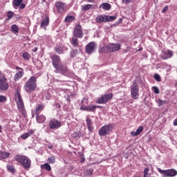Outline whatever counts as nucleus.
I'll list each match as a JSON object with an SVG mask.
<instances>
[{
    "label": "nucleus",
    "mask_w": 177,
    "mask_h": 177,
    "mask_svg": "<svg viewBox=\"0 0 177 177\" xmlns=\"http://www.w3.org/2000/svg\"><path fill=\"white\" fill-rule=\"evenodd\" d=\"M158 106H162V104H168L169 103V101L168 100H158Z\"/></svg>",
    "instance_id": "nucleus-32"
},
{
    "label": "nucleus",
    "mask_w": 177,
    "mask_h": 177,
    "mask_svg": "<svg viewBox=\"0 0 177 177\" xmlns=\"http://www.w3.org/2000/svg\"><path fill=\"white\" fill-rule=\"evenodd\" d=\"M149 171H150V169H149V168H145L144 170V176L143 177H146L147 176V175H149Z\"/></svg>",
    "instance_id": "nucleus-45"
},
{
    "label": "nucleus",
    "mask_w": 177,
    "mask_h": 177,
    "mask_svg": "<svg viewBox=\"0 0 177 177\" xmlns=\"http://www.w3.org/2000/svg\"><path fill=\"white\" fill-rule=\"evenodd\" d=\"M6 76L5 75H1L0 76V89L1 91H8L9 88V84H8Z\"/></svg>",
    "instance_id": "nucleus-8"
},
{
    "label": "nucleus",
    "mask_w": 177,
    "mask_h": 177,
    "mask_svg": "<svg viewBox=\"0 0 177 177\" xmlns=\"http://www.w3.org/2000/svg\"><path fill=\"white\" fill-rule=\"evenodd\" d=\"M111 97H113V93L106 94L100 97L97 101V103L98 104H103L104 103H107L108 101L110 100V99H111Z\"/></svg>",
    "instance_id": "nucleus-10"
},
{
    "label": "nucleus",
    "mask_w": 177,
    "mask_h": 177,
    "mask_svg": "<svg viewBox=\"0 0 177 177\" xmlns=\"http://www.w3.org/2000/svg\"><path fill=\"white\" fill-rule=\"evenodd\" d=\"M55 6L59 13H64V12L67 10V7L66 6V4L63 2L58 1L55 3Z\"/></svg>",
    "instance_id": "nucleus-13"
},
{
    "label": "nucleus",
    "mask_w": 177,
    "mask_h": 177,
    "mask_svg": "<svg viewBox=\"0 0 177 177\" xmlns=\"http://www.w3.org/2000/svg\"><path fill=\"white\" fill-rule=\"evenodd\" d=\"M6 101V97L3 95H0V103H3V102Z\"/></svg>",
    "instance_id": "nucleus-46"
},
{
    "label": "nucleus",
    "mask_w": 177,
    "mask_h": 177,
    "mask_svg": "<svg viewBox=\"0 0 177 177\" xmlns=\"http://www.w3.org/2000/svg\"><path fill=\"white\" fill-rule=\"evenodd\" d=\"M37 49L35 48V49L33 50V52H37Z\"/></svg>",
    "instance_id": "nucleus-55"
},
{
    "label": "nucleus",
    "mask_w": 177,
    "mask_h": 177,
    "mask_svg": "<svg viewBox=\"0 0 177 177\" xmlns=\"http://www.w3.org/2000/svg\"><path fill=\"white\" fill-rule=\"evenodd\" d=\"M168 10V7H165L164 8H163V10H162V12H167Z\"/></svg>",
    "instance_id": "nucleus-51"
},
{
    "label": "nucleus",
    "mask_w": 177,
    "mask_h": 177,
    "mask_svg": "<svg viewBox=\"0 0 177 177\" xmlns=\"http://www.w3.org/2000/svg\"><path fill=\"white\" fill-rule=\"evenodd\" d=\"M15 161L21 164L22 167L24 169H30L31 167V160L29 159L28 157L24 155H17L15 157Z\"/></svg>",
    "instance_id": "nucleus-2"
},
{
    "label": "nucleus",
    "mask_w": 177,
    "mask_h": 177,
    "mask_svg": "<svg viewBox=\"0 0 177 177\" xmlns=\"http://www.w3.org/2000/svg\"><path fill=\"white\" fill-rule=\"evenodd\" d=\"M153 78L154 80H156V81H157L158 82H160L161 81V76H160V75L158 74H155L153 75Z\"/></svg>",
    "instance_id": "nucleus-37"
},
{
    "label": "nucleus",
    "mask_w": 177,
    "mask_h": 177,
    "mask_svg": "<svg viewBox=\"0 0 177 177\" xmlns=\"http://www.w3.org/2000/svg\"><path fill=\"white\" fill-rule=\"evenodd\" d=\"M88 102H89V101L88 100L87 98H83L81 102V104H82V106H85L84 104H88Z\"/></svg>",
    "instance_id": "nucleus-39"
},
{
    "label": "nucleus",
    "mask_w": 177,
    "mask_h": 177,
    "mask_svg": "<svg viewBox=\"0 0 177 177\" xmlns=\"http://www.w3.org/2000/svg\"><path fill=\"white\" fill-rule=\"evenodd\" d=\"M53 146H52V145H48V149H53Z\"/></svg>",
    "instance_id": "nucleus-53"
},
{
    "label": "nucleus",
    "mask_w": 177,
    "mask_h": 177,
    "mask_svg": "<svg viewBox=\"0 0 177 177\" xmlns=\"http://www.w3.org/2000/svg\"><path fill=\"white\" fill-rule=\"evenodd\" d=\"M95 49H96V43L94 41H91L86 46V52L88 55L93 53V52H95Z\"/></svg>",
    "instance_id": "nucleus-14"
},
{
    "label": "nucleus",
    "mask_w": 177,
    "mask_h": 177,
    "mask_svg": "<svg viewBox=\"0 0 177 177\" xmlns=\"http://www.w3.org/2000/svg\"><path fill=\"white\" fill-rule=\"evenodd\" d=\"M11 30L12 32H15V34H17V32H19V27L17 25L14 24L11 26Z\"/></svg>",
    "instance_id": "nucleus-30"
},
{
    "label": "nucleus",
    "mask_w": 177,
    "mask_h": 177,
    "mask_svg": "<svg viewBox=\"0 0 177 177\" xmlns=\"http://www.w3.org/2000/svg\"><path fill=\"white\" fill-rule=\"evenodd\" d=\"M131 136H138V134L136 133V131H131Z\"/></svg>",
    "instance_id": "nucleus-47"
},
{
    "label": "nucleus",
    "mask_w": 177,
    "mask_h": 177,
    "mask_svg": "<svg viewBox=\"0 0 177 177\" xmlns=\"http://www.w3.org/2000/svg\"><path fill=\"white\" fill-rule=\"evenodd\" d=\"M72 44L73 46H78V39L77 37L72 38Z\"/></svg>",
    "instance_id": "nucleus-34"
},
{
    "label": "nucleus",
    "mask_w": 177,
    "mask_h": 177,
    "mask_svg": "<svg viewBox=\"0 0 177 177\" xmlns=\"http://www.w3.org/2000/svg\"><path fill=\"white\" fill-rule=\"evenodd\" d=\"M21 2H23V0H14L13 1L14 8H19V6L21 5Z\"/></svg>",
    "instance_id": "nucleus-28"
},
{
    "label": "nucleus",
    "mask_w": 177,
    "mask_h": 177,
    "mask_svg": "<svg viewBox=\"0 0 177 177\" xmlns=\"http://www.w3.org/2000/svg\"><path fill=\"white\" fill-rule=\"evenodd\" d=\"M32 133H34V131L30 130V131H28L27 133H25L21 135V139H27V138H30V136H31V135H32Z\"/></svg>",
    "instance_id": "nucleus-22"
},
{
    "label": "nucleus",
    "mask_w": 177,
    "mask_h": 177,
    "mask_svg": "<svg viewBox=\"0 0 177 177\" xmlns=\"http://www.w3.org/2000/svg\"><path fill=\"white\" fill-rule=\"evenodd\" d=\"M111 131H113V126L111 124H106L100 128L98 133L100 136H106V135H110Z\"/></svg>",
    "instance_id": "nucleus-4"
},
{
    "label": "nucleus",
    "mask_w": 177,
    "mask_h": 177,
    "mask_svg": "<svg viewBox=\"0 0 177 177\" xmlns=\"http://www.w3.org/2000/svg\"><path fill=\"white\" fill-rule=\"evenodd\" d=\"M100 8H102L104 10H110L111 8V5H110L109 3H104L100 5Z\"/></svg>",
    "instance_id": "nucleus-23"
},
{
    "label": "nucleus",
    "mask_w": 177,
    "mask_h": 177,
    "mask_svg": "<svg viewBox=\"0 0 177 177\" xmlns=\"http://www.w3.org/2000/svg\"><path fill=\"white\" fill-rule=\"evenodd\" d=\"M37 122H39V124H41V122H44V121L46 120V118H45V115H38V114L37 115Z\"/></svg>",
    "instance_id": "nucleus-24"
},
{
    "label": "nucleus",
    "mask_w": 177,
    "mask_h": 177,
    "mask_svg": "<svg viewBox=\"0 0 177 177\" xmlns=\"http://www.w3.org/2000/svg\"><path fill=\"white\" fill-rule=\"evenodd\" d=\"M123 3H131V0H122Z\"/></svg>",
    "instance_id": "nucleus-48"
},
{
    "label": "nucleus",
    "mask_w": 177,
    "mask_h": 177,
    "mask_svg": "<svg viewBox=\"0 0 177 177\" xmlns=\"http://www.w3.org/2000/svg\"><path fill=\"white\" fill-rule=\"evenodd\" d=\"M49 26V17L45 16L44 18L41 19V23L40 27L44 28V30H46V27Z\"/></svg>",
    "instance_id": "nucleus-16"
},
{
    "label": "nucleus",
    "mask_w": 177,
    "mask_h": 177,
    "mask_svg": "<svg viewBox=\"0 0 177 177\" xmlns=\"http://www.w3.org/2000/svg\"><path fill=\"white\" fill-rule=\"evenodd\" d=\"M73 37L77 38H82L84 37V33L82 32V28L80 25H77L74 28Z\"/></svg>",
    "instance_id": "nucleus-12"
},
{
    "label": "nucleus",
    "mask_w": 177,
    "mask_h": 177,
    "mask_svg": "<svg viewBox=\"0 0 177 177\" xmlns=\"http://www.w3.org/2000/svg\"><path fill=\"white\" fill-rule=\"evenodd\" d=\"M73 20H74V17L71 16V15L67 16L65 18L66 23H71V21H73Z\"/></svg>",
    "instance_id": "nucleus-31"
},
{
    "label": "nucleus",
    "mask_w": 177,
    "mask_h": 177,
    "mask_svg": "<svg viewBox=\"0 0 177 177\" xmlns=\"http://www.w3.org/2000/svg\"><path fill=\"white\" fill-rule=\"evenodd\" d=\"M15 100L17 102V106L22 114H26V110L24 109V102H23V99L19 93H17L15 97Z\"/></svg>",
    "instance_id": "nucleus-7"
},
{
    "label": "nucleus",
    "mask_w": 177,
    "mask_h": 177,
    "mask_svg": "<svg viewBox=\"0 0 177 177\" xmlns=\"http://www.w3.org/2000/svg\"><path fill=\"white\" fill-rule=\"evenodd\" d=\"M2 132V127L0 126V133Z\"/></svg>",
    "instance_id": "nucleus-54"
},
{
    "label": "nucleus",
    "mask_w": 177,
    "mask_h": 177,
    "mask_svg": "<svg viewBox=\"0 0 177 177\" xmlns=\"http://www.w3.org/2000/svg\"><path fill=\"white\" fill-rule=\"evenodd\" d=\"M113 20H115V17L114 16H106V22L107 21H113Z\"/></svg>",
    "instance_id": "nucleus-38"
},
{
    "label": "nucleus",
    "mask_w": 177,
    "mask_h": 177,
    "mask_svg": "<svg viewBox=\"0 0 177 177\" xmlns=\"http://www.w3.org/2000/svg\"><path fill=\"white\" fill-rule=\"evenodd\" d=\"M13 15H14L13 12H12V11L8 12L7 17H8V20H10V19H12V17H13Z\"/></svg>",
    "instance_id": "nucleus-40"
},
{
    "label": "nucleus",
    "mask_w": 177,
    "mask_h": 177,
    "mask_svg": "<svg viewBox=\"0 0 177 177\" xmlns=\"http://www.w3.org/2000/svg\"><path fill=\"white\" fill-rule=\"evenodd\" d=\"M27 93H31L37 89V77H31L25 84L24 86Z\"/></svg>",
    "instance_id": "nucleus-3"
},
{
    "label": "nucleus",
    "mask_w": 177,
    "mask_h": 177,
    "mask_svg": "<svg viewBox=\"0 0 177 177\" xmlns=\"http://www.w3.org/2000/svg\"><path fill=\"white\" fill-rule=\"evenodd\" d=\"M44 109H45V106H44V104H39L36 107V109H35L37 115H38V114H39L40 111H42V110H44Z\"/></svg>",
    "instance_id": "nucleus-27"
},
{
    "label": "nucleus",
    "mask_w": 177,
    "mask_h": 177,
    "mask_svg": "<svg viewBox=\"0 0 177 177\" xmlns=\"http://www.w3.org/2000/svg\"><path fill=\"white\" fill-rule=\"evenodd\" d=\"M59 91H60V92H63V91H64L63 88H59V89H57L56 90V92H59Z\"/></svg>",
    "instance_id": "nucleus-52"
},
{
    "label": "nucleus",
    "mask_w": 177,
    "mask_h": 177,
    "mask_svg": "<svg viewBox=\"0 0 177 177\" xmlns=\"http://www.w3.org/2000/svg\"><path fill=\"white\" fill-rule=\"evenodd\" d=\"M70 55H71V57H75V56H76V55H77V50H72L71 51Z\"/></svg>",
    "instance_id": "nucleus-42"
},
{
    "label": "nucleus",
    "mask_w": 177,
    "mask_h": 177,
    "mask_svg": "<svg viewBox=\"0 0 177 177\" xmlns=\"http://www.w3.org/2000/svg\"><path fill=\"white\" fill-rule=\"evenodd\" d=\"M96 23H106L107 18L106 15H100L95 19Z\"/></svg>",
    "instance_id": "nucleus-19"
},
{
    "label": "nucleus",
    "mask_w": 177,
    "mask_h": 177,
    "mask_svg": "<svg viewBox=\"0 0 177 177\" xmlns=\"http://www.w3.org/2000/svg\"><path fill=\"white\" fill-rule=\"evenodd\" d=\"M89 2H93V0H88Z\"/></svg>",
    "instance_id": "nucleus-56"
},
{
    "label": "nucleus",
    "mask_w": 177,
    "mask_h": 177,
    "mask_svg": "<svg viewBox=\"0 0 177 177\" xmlns=\"http://www.w3.org/2000/svg\"><path fill=\"white\" fill-rule=\"evenodd\" d=\"M52 60L53 67H55L58 73H67V68L62 64L60 57L54 55L52 56Z\"/></svg>",
    "instance_id": "nucleus-1"
},
{
    "label": "nucleus",
    "mask_w": 177,
    "mask_h": 177,
    "mask_svg": "<svg viewBox=\"0 0 177 177\" xmlns=\"http://www.w3.org/2000/svg\"><path fill=\"white\" fill-rule=\"evenodd\" d=\"M84 160H82V162H84Z\"/></svg>",
    "instance_id": "nucleus-57"
},
{
    "label": "nucleus",
    "mask_w": 177,
    "mask_h": 177,
    "mask_svg": "<svg viewBox=\"0 0 177 177\" xmlns=\"http://www.w3.org/2000/svg\"><path fill=\"white\" fill-rule=\"evenodd\" d=\"M16 70H19L18 72L15 75L14 80L15 81H19L21 78H23V75H24V70L19 66H17Z\"/></svg>",
    "instance_id": "nucleus-15"
},
{
    "label": "nucleus",
    "mask_w": 177,
    "mask_h": 177,
    "mask_svg": "<svg viewBox=\"0 0 177 177\" xmlns=\"http://www.w3.org/2000/svg\"><path fill=\"white\" fill-rule=\"evenodd\" d=\"M143 129H144V127L143 126H140L137 129H136V133H137V135H140L142 133V132H143Z\"/></svg>",
    "instance_id": "nucleus-35"
},
{
    "label": "nucleus",
    "mask_w": 177,
    "mask_h": 177,
    "mask_svg": "<svg viewBox=\"0 0 177 177\" xmlns=\"http://www.w3.org/2000/svg\"><path fill=\"white\" fill-rule=\"evenodd\" d=\"M131 95L133 99H138L139 97V87L136 83H133L131 87Z\"/></svg>",
    "instance_id": "nucleus-9"
},
{
    "label": "nucleus",
    "mask_w": 177,
    "mask_h": 177,
    "mask_svg": "<svg viewBox=\"0 0 177 177\" xmlns=\"http://www.w3.org/2000/svg\"><path fill=\"white\" fill-rule=\"evenodd\" d=\"M89 9H93V5L86 4V5L82 6V10H84L86 12V10H89Z\"/></svg>",
    "instance_id": "nucleus-26"
},
{
    "label": "nucleus",
    "mask_w": 177,
    "mask_h": 177,
    "mask_svg": "<svg viewBox=\"0 0 177 177\" xmlns=\"http://www.w3.org/2000/svg\"><path fill=\"white\" fill-rule=\"evenodd\" d=\"M165 55H166V56L162 55V59L167 60V59H169L171 56H174V53L172 50H167L165 51Z\"/></svg>",
    "instance_id": "nucleus-20"
},
{
    "label": "nucleus",
    "mask_w": 177,
    "mask_h": 177,
    "mask_svg": "<svg viewBox=\"0 0 177 177\" xmlns=\"http://www.w3.org/2000/svg\"><path fill=\"white\" fill-rule=\"evenodd\" d=\"M86 125L88 127V130L90 132H92L93 131V123H92V120L89 118L86 119Z\"/></svg>",
    "instance_id": "nucleus-21"
},
{
    "label": "nucleus",
    "mask_w": 177,
    "mask_h": 177,
    "mask_svg": "<svg viewBox=\"0 0 177 177\" xmlns=\"http://www.w3.org/2000/svg\"><path fill=\"white\" fill-rule=\"evenodd\" d=\"M120 49H121V45L109 44L104 47V52L105 53H109L110 52H115L117 50H120Z\"/></svg>",
    "instance_id": "nucleus-6"
},
{
    "label": "nucleus",
    "mask_w": 177,
    "mask_h": 177,
    "mask_svg": "<svg viewBox=\"0 0 177 177\" xmlns=\"http://www.w3.org/2000/svg\"><path fill=\"white\" fill-rule=\"evenodd\" d=\"M62 127V122L57 120L53 119L49 122L50 129H59Z\"/></svg>",
    "instance_id": "nucleus-11"
},
{
    "label": "nucleus",
    "mask_w": 177,
    "mask_h": 177,
    "mask_svg": "<svg viewBox=\"0 0 177 177\" xmlns=\"http://www.w3.org/2000/svg\"><path fill=\"white\" fill-rule=\"evenodd\" d=\"M55 50L57 53H58L59 55H62V54L64 53V52H66V50H67V48L62 47V46H57L55 47Z\"/></svg>",
    "instance_id": "nucleus-18"
},
{
    "label": "nucleus",
    "mask_w": 177,
    "mask_h": 177,
    "mask_svg": "<svg viewBox=\"0 0 177 177\" xmlns=\"http://www.w3.org/2000/svg\"><path fill=\"white\" fill-rule=\"evenodd\" d=\"M85 174L87 176L92 175V174H93V169H88L86 171Z\"/></svg>",
    "instance_id": "nucleus-44"
},
{
    "label": "nucleus",
    "mask_w": 177,
    "mask_h": 177,
    "mask_svg": "<svg viewBox=\"0 0 177 177\" xmlns=\"http://www.w3.org/2000/svg\"><path fill=\"white\" fill-rule=\"evenodd\" d=\"M152 89H153L154 93H156L157 95H158V93H160V89L158 88V87L153 86Z\"/></svg>",
    "instance_id": "nucleus-41"
},
{
    "label": "nucleus",
    "mask_w": 177,
    "mask_h": 177,
    "mask_svg": "<svg viewBox=\"0 0 177 177\" xmlns=\"http://www.w3.org/2000/svg\"><path fill=\"white\" fill-rule=\"evenodd\" d=\"M19 8L20 9H24V8H26V4L21 3Z\"/></svg>",
    "instance_id": "nucleus-49"
},
{
    "label": "nucleus",
    "mask_w": 177,
    "mask_h": 177,
    "mask_svg": "<svg viewBox=\"0 0 177 177\" xmlns=\"http://www.w3.org/2000/svg\"><path fill=\"white\" fill-rule=\"evenodd\" d=\"M84 160H82V162H84Z\"/></svg>",
    "instance_id": "nucleus-58"
},
{
    "label": "nucleus",
    "mask_w": 177,
    "mask_h": 177,
    "mask_svg": "<svg viewBox=\"0 0 177 177\" xmlns=\"http://www.w3.org/2000/svg\"><path fill=\"white\" fill-rule=\"evenodd\" d=\"M7 169L10 171V172H15V167L12 165L7 166Z\"/></svg>",
    "instance_id": "nucleus-43"
},
{
    "label": "nucleus",
    "mask_w": 177,
    "mask_h": 177,
    "mask_svg": "<svg viewBox=\"0 0 177 177\" xmlns=\"http://www.w3.org/2000/svg\"><path fill=\"white\" fill-rule=\"evenodd\" d=\"M97 107H99V106H95V105H91V106H85V105H82L80 106V110H82L83 111H93Z\"/></svg>",
    "instance_id": "nucleus-17"
},
{
    "label": "nucleus",
    "mask_w": 177,
    "mask_h": 177,
    "mask_svg": "<svg viewBox=\"0 0 177 177\" xmlns=\"http://www.w3.org/2000/svg\"><path fill=\"white\" fill-rule=\"evenodd\" d=\"M173 124H174V127H177V118L174 120Z\"/></svg>",
    "instance_id": "nucleus-50"
},
{
    "label": "nucleus",
    "mask_w": 177,
    "mask_h": 177,
    "mask_svg": "<svg viewBox=\"0 0 177 177\" xmlns=\"http://www.w3.org/2000/svg\"><path fill=\"white\" fill-rule=\"evenodd\" d=\"M47 161L48 164H55V162H56V159H55V157L52 156L48 158Z\"/></svg>",
    "instance_id": "nucleus-33"
},
{
    "label": "nucleus",
    "mask_w": 177,
    "mask_h": 177,
    "mask_svg": "<svg viewBox=\"0 0 177 177\" xmlns=\"http://www.w3.org/2000/svg\"><path fill=\"white\" fill-rule=\"evenodd\" d=\"M9 156H10V153L8 152H0L1 158H3V159L8 158Z\"/></svg>",
    "instance_id": "nucleus-29"
},
{
    "label": "nucleus",
    "mask_w": 177,
    "mask_h": 177,
    "mask_svg": "<svg viewBox=\"0 0 177 177\" xmlns=\"http://www.w3.org/2000/svg\"><path fill=\"white\" fill-rule=\"evenodd\" d=\"M41 169H46V171H52V167H50V165L48 163H45L44 165H41Z\"/></svg>",
    "instance_id": "nucleus-25"
},
{
    "label": "nucleus",
    "mask_w": 177,
    "mask_h": 177,
    "mask_svg": "<svg viewBox=\"0 0 177 177\" xmlns=\"http://www.w3.org/2000/svg\"><path fill=\"white\" fill-rule=\"evenodd\" d=\"M22 57L24 60H30V54H28V53H24Z\"/></svg>",
    "instance_id": "nucleus-36"
},
{
    "label": "nucleus",
    "mask_w": 177,
    "mask_h": 177,
    "mask_svg": "<svg viewBox=\"0 0 177 177\" xmlns=\"http://www.w3.org/2000/svg\"><path fill=\"white\" fill-rule=\"evenodd\" d=\"M158 171L163 175V177H174L177 176V171L174 169L162 170L160 168H158Z\"/></svg>",
    "instance_id": "nucleus-5"
}]
</instances>
